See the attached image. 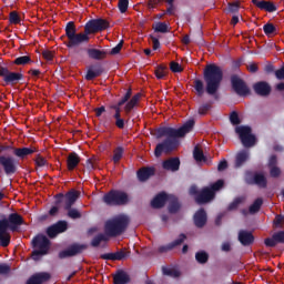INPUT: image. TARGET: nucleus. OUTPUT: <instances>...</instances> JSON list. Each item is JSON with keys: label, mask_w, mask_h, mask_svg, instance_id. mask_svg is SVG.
Masks as SVG:
<instances>
[{"label": "nucleus", "mask_w": 284, "mask_h": 284, "mask_svg": "<svg viewBox=\"0 0 284 284\" xmlns=\"http://www.w3.org/2000/svg\"><path fill=\"white\" fill-rule=\"evenodd\" d=\"M10 245V233H8V229L0 226V246L8 247Z\"/></svg>", "instance_id": "4c0bfd02"}, {"label": "nucleus", "mask_w": 284, "mask_h": 284, "mask_svg": "<svg viewBox=\"0 0 284 284\" xmlns=\"http://www.w3.org/2000/svg\"><path fill=\"white\" fill-rule=\"evenodd\" d=\"M194 90L196 91L197 97L205 94V85L201 80L197 79L194 81Z\"/></svg>", "instance_id": "864d4df0"}, {"label": "nucleus", "mask_w": 284, "mask_h": 284, "mask_svg": "<svg viewBox=\"0 0 284 284\" xmlns=\"http://www.w3.org/2000/svg\"><path fill=\"white\" fill-rule=\"evenodd\" d=\"M85 168L89 170V172L97 170V159H88L85 162Z\"/></svg>", "instance_id": "680f3d73"}, {"label": "nucleus", "mask_w": 284, "mask_h": 284, "mask_svg": "<svg viewBox=\"0 0 284 284\" xmlns=\"http://www.w3.org/2000/svg\"><path fill=\"white\" fill-rule=\"evenodd\" d=\"M103 241H108V236H105V234L100 233L98 235H95L92 241H91V247H99V245H101V243H103Z\"/></svg>", "instance_id": "49530a36"}, {"label": "nucleus", "mask_w": 284, "mask_h": 284, "mask_svg": "<svg viewBox=\"0 0 284 284\" xmlns=\"http://www.w3.org/2000/svg\"><path fill=\"white\" fill-rule=\"evenodd\" d=\"M244 199L243 197H236L233 202H231L229 204V207L227 210L230 212H232V210H237L239 209V205H241V203H243Z\"/></svg>", "instance_id": "052dcab7"}, {"label": "nucleus", "mask_w": 284, "mask_h": 284, "mask_svg": "<svg viewBox=\"0 0 284 284\" xmlns=\"http://www.w3.org/2000/svg\"><path fill=\"white\" fill-rule=\"evenodd\" d=\"M253 6L258 8V10H264L265 12H276V4L272 1L266 0H252Z\"/></svg>", "instance_id": "a878e982"}, {"label": "nucleus", "mask_w": 284, "mask_h": 284, "mask_svg": "<svg viewBox=\"0 0 284 284\" xmlns=\"http://www.w3.org/2000/svg\"><path fill=\"white\" fill-rule=\"evenodd\" d=\"M169 213L170 214H176V212H179V210H181V202H179V197L174 196V195H169Z\"/></svg>", "instance_id": "c9c22d12"}, {"label": "nucleus", "mask_w": 284, "mask_h": 284, "mask_svg": "<svg viewBox=\"0 0 284 284\" xmlns=\"http://www.w3.org/2000/svg\"><path fill=\"white\" fill-rule=\"evenodd\" d=\"M163 170L166 172H179L181 168V160L179 158H170L162 162Z\"/></svg>", "instance_id": "b1692460"}, {"label": "nucleus", "mask_w": 284, "mask_h": 284, "mask_svg": "<svg viewBox=\"0 0 284 284\" xmlns=\"http://www.w3.org/2000/svg\"><path fill=\"white\" fill-rule=\"evenodd\" d=\"M21 225H26V221L23 220V215L17 212L0 220V226L4 227V230H10V232H17Z\"/></svg>", "instance_id": "9d476101"}, {"label": "nucleus", "mask_w": 284, "mask_h": 284, "mask_svg": "<svg viewBox=\"0 0 284 284\" xmlns=\"http://www.w3.org/2000/svg\"><path fill=\"white\" fill-rule=\"evenodd\" d=\"M241 10V2H229L226 11L231 14H239V11Z\"/></svg>", "instance_id": "3c124183"}, {"label": "nucleus", "mask_w": 284, "mask_h": 284, "mask_svg": "<svg viewBox=\"0 0 284 284\" xmlns=\"http://www.w3.org/2000/svg\"><path fill=\"white\" fill-rule=\"evenodd\" d=\"M230 122L232 125H241V118H239V112L232 111L230 114Z\"/></svg>", "instance_id": "bf43d9fd"}, {"label": "nucleus", "mask_w": 284, "mask_h": 284, "mask_svg": "<svg viewBox=\"0 0 284 284\" xmlns=\"http://www.w3.org/2000/svg\"><path fill=\"white\" fill-rule=\"evenodd\" d=\"M9 22L13 26H19V23H21V17H19L17 11H11L9 13Z\"/></svg>", "instance_id": "5fc2aeb1"}, {"label": "nucleus", "mask_w": 284, "mask_h": 284, "mask_svg": "<svg viewBox=\"0 0 284 284\" xmlns=\"http://www.w3.org/2000/svg\"><path fill=\"white\" fill-rule=\"evenodd\" d=\"M275 77L278 81H283L284 80V64L282 65L281 69H277L275 71Z\"/></svg>", "instance_id": "774afa93"}, {"label": "nucleus", "mask_w": 284, "mask_h": 284, "mask_svg": "<svg viewBox=\"0 0 284 284\" xmlns=\"http://www.w3.org/2000/svg\"><path fill=\"white\" fill-rule=\"evenodd\" d=\"M125 152V150L123 149V146H118L114 149L113 151V158L112 161L113 163H119L121 161V159H123V153Z\"/></svg>", "instance_id": "09e8293b"}, {"label": "nucleus", "mask_w": 284, "mask_h": 284, "mask_svg": "<svg viewBox=\"0 0 284 284\" xmlns=\"http://www.w3.org/2000/svg\"><path fill=\"white\" fill-rule=\"evenodd\" d=\"M240 141L244 148H254V145H256V136L252 133L242 138Z\"/></svg>", "instance_id": "ea45409f"}, {"label": "nucleus", "mask_w": 284, "mask_h": 284, "mask_svg": "<svg viewBox=\"0 0 284 284\" xmlns=\"http://www.w3.org/2000/svg\"><path fill=\"white\" fill-rule=\"evenodd\" d=\"M129 6H130V0H119L118 8L121 14H125V12H128Z\"/></svg>", "instance_id": "13d9d810"}, {"label": "nucleus", "mask_w": 284, "mask_h": 284, "mask_svg": "<svg viewBox=\"0 0 284 284\" xmlns=\"http://www.w3.org/2000/svg\"><path fill=\"white\" fill-rule=\"evenodd\" d=\"M194 120L186 121L182 126L179 129L172 128V126H162L156 130V139H163L165 136L166 139L156 144L154 154L159 159L161 154H170V152H174L179 148V139H183L186 134H190L192 130H194L195 125Z\"/></svg>", "instance_id": "f257e3e1"}, {"label": "nucleus", "mask_w": 284, "mask_h": 284, "mask_svg": "<svg viewBox=\"0 0 284 284\" xmlns=\"http://www.w3.org/2000/svg\"><path fill=\"white\" fill-rule=\"evenodd\" d=\"M170 199V195L165 194V192L159 193L155 195V197L151 201V206L154 210H161V207H164L165 203H168V200Z\"/></svg>", "instance_id": "c85d7f7f"}, {"label": "nucleus", "mask_w": 284, "mask_h": 284, "mask_svg": "<svg viewBox=\"0 0 284 284\" xmlns=\"http://www.w3.org/2000/svg\"><path fill=\"white\" fill-rule=\"evenodd\" d=\"M253 90L258 97H270L272 92V87L265 81L256 82L253 85Z\"/></svg>", "instance_id": "393cba45"}, {"label": "nucleus", "mask_w": 284, "mask_h": 284, "mask_svg": "<svg viewBox=\"0 0 284 284\" xmlns=\"http://www.w3.org/2000/svg\"><path fill=\"white\" fill-rule=\"evenodd\" d=\"M239 241L244 247H250L254 243V234L250 231L241 230L239 232Z\"/></svg>", "instance_id": "bb28decb"}, {"label": "nucleus", "mask_w": 284, "mask_h": 284, "mask_svg": "<svg viewBox=\"0 0 284 284\" xmlns=\"http://www.w3.org/2000/svg\"><path fill=\"white\" fill-rule=\"evenodd\" d=\"M193 221L196 227H205V224L207 223V212H205V209H200L194 214Z\"/></svg>", "instance_id": "cd10ccee"}, {"label": "nucleus", "mask_w": 284, "mask_h": 284, "mask_svg": "<svg viewBox=\"0 0 284 284\" xmlns=\"http://www.w3.org/2000/svg\"><path fill=\"white\" fill-rule=\"evenodd\" d=\"M87 53L89 59H93V61H103V59H106L109 54L106 50L100 49H87Z\"/></svg>", "instance_id": "c756f323"}, {"label": "nucleus", "mask_w": 284, "mask_h": 284, "mask_svg": "<svg viewBox=\"0 0 284 284\" xmlns=\"http://www.w3.org/2000/svg\"><path fill=\"white\" fill-rule=\"evenodd\" d=\"M212 109V104L210 103H204L199 108V114L205 115L210 110Z\"/></svg>", "instance_id": "0e129e2a"}, {"label": "nucleus", "mask_w": 284, "mask_h": 284, "mask_svg": "<svg viewBox=\"0 0 284 284\" xmlns=\"http://www.w3.org/2000/svg\"><path fill=\"white\" fill-rule=\"evenodd\" d=\"M130 256V252H126L125 248H121L115 253H104L100 255L102 261H123Z\"/></svg>", "instance_id": "6ab92c4d"}, {"label": "nucleus", "mask_w": 284, "mask_h": 284, "mask_svg": "<svg viewBox=\"0 0 284 284\" xmlns=\"http://www.w3.org/2000/svg\"><path fill=\"white\" fill-rule=\"evenodd\" d=\"M122 48H123V40L119 42L114 48H112L109 54L114 57L115 54H119V52H121Z\"/></svg>", "instance_id": "338daca9"}, {"label": "nucleus", "mask_w": 284, "mask_h": 284, "mask_svg": "<svg viewBox=\"0 0 284 284\" xmlns=\"http://www.w3.org/2000/svg\"><path fill=\"white\" fill-rule=\"evenodd\" d=\"M154 32H160L161 34H165L166 32H170L168 23L165 22H155L152 26Z\"/></svg>", "instance_id": "37998d69"}, {"label": "nucleus", "mask_w": 284, "mask_h": 284, "mask_svg": "<svg viewBox=\"0 0 284 284\" xmlns=\"http://www.w3.org/2000/svg\"><path fill=\"white\" fill-rule=\"evenodd\" d=\"M240 141L244 148H254V145H256V136L252 133L242 138Z\"/></svg>", "instance_id": "58836bf2"}, {"label": "nucleus", "mask_w": 284, "mask_h": 284, "mask_svg": "<svg viewBox=\"0 0 284 284\" xmlns=\"http://www.w3.org/2000/svg\"><path fill=\"white\" fill-rule=\"evenodd\" d=\"M263 206V197H257L253 204L248 207L250 214H256L261 211V207Z\"/></svg>", "instance_id": "79ce46f5"}, {"label": "nucleus", "mask_w": 284, "mask_h": 284, "mask_svg": "<svg viewBox=\"0 0 284 284\" xmlns=\"http://www.w3.org/2000/svg\"><path fill=\"white\" fill-rule=\"evenodd\" d=\"M235 132L239 134L240 140H242L252 134V128L245 125L236 126Z\"/></svg>", "instance_id": "a19ab883"}, {"label": "nucleus", "mask_w": 284, "mask_h": 284, "mask_svg": "<svg viewBox=\"0 0 284 284\" xmlns=\"http://www.w3.org/2000/svg\"><path fill=\"white\" fill-rule=\"evenodd\" d=\"M247 161H250V151H240L235 156V168H243Z\"/></svg>", "instance_id": "72a5a7b5"}, {"label": "nucleus", "mask_w": 284, "mask_h": 284, "mask_svg": "<svg viewBox=\"0 0 284 284\" xmlns=\"http://www.w3.org/2000/svg\"><path fill=\"white\" fill-rule=\"evenodd\" d=\"M63 232H68V222L64 220H60L50 225L45 231L49 239H57V236H59V234H63Z\"/></svg>", "instance_id": "f3484780"}, {"label": "nucleus", "mask_w": 284, "mask_h": 284, "mask_svg": "<svg viewBox=\"0 0 284 284\" xmlns=\"http://www.w3.org/2000/svg\"><path fill=\"white\" fill-rule=\"evenodd\" d=\"M131 99V100H130ZM141 100V93H136L132 97V89H129L125 94L119 100V105H124V112L126 116L139 105ZM126 103V104H125Z\"/></svg>", "instance_id": "f8f14e48"}, {"label": "nucleus", "mask_w": 284, "mask_h": 284, "mask_svg": "<svg viewBox=\"0 0 284 284\" xmlns=\"http://www.w3.org/2000/svg\"><path fill=\"white\" fill-rule=\"evenodd\" d=\"M65 205V194L58 193L54 195V205L49 210V216H57L59 214V210L63 209Z\"/></svg>", "instance_id": "4be33fe9"}, {"label": "nucleus", "mask_w": 284, "mask_h": 284, "mask_svg": "<svg viewBox=\"0 0 284 284\" xmlns=\"http://www.w3.org/2000/svg\"><path fill=\"white\" fill-rule=\"evenodd\" d=\"M276 233H274L272 235V237H266L264 240V244L266 247H276V245H278V240H276Z\"/></svg>", "instance_id": "6e6d98bb"}, {"label": "nucleus", "mask_w": 284, "mask_h": 284, "mask_svg": "<svg viewBox=\"0 0 284 284\" xmlns=\"http://www.w3.org/2000/svg\"><path fill=\"white\" fill-rule=\"evenodd\" d=\"M81 196V192L74 189H71L69 192L65 193V202L62 205L63 210L67 212V216L77 221V219H81V211L79 209L72 207L79 197Z\"/></svg>", "instance_id": "39448f33"}, {"label": "nucleus", "mask_w": 284, "mask_h": 284, "mask_svg": "<svg viewBox=\"0 0 284 284\" xmlns=\"http://www.w3.org/2000/svg\"><path fill=\"white\" fill-rule=\"evenodd\" d=\"M170 70L175 73L183 72V68L181 67V64H179V62L175 61H172L170 63Z\"/></svg>", "instance_id": "69168bd1"}, {"label": "nucleus", "mask_w": 284, "mask_h": 284, "mask_svg": "<svg viewBox=\"0 0 284 284\" xmlns=\"http://www.w3.org/2000/svg\"><path fill=\"white\" fill-rule=\"evenodd\" d=\"M244 181L247 185H257L258 187H267V178L263 173H253L252 171H246Z\"/></svg>", "instance_id": "dca6fc26"}, {"label": "nucleus", "mask_w": 284, "mask_h": 284, "mask_svg": "<svg viewBox=\"0 0 284 284\" xmlns=\"http://www.w3.org/2000/svg\"><path fill=\"white\" fill-rule=\"evenodd\" d=\"M0 168H2L7 176H12L19 170V160L12 155H0Z\"/></svg>", "instance_id": "ddd939ff"}, {"label": "nucleus", "mask_w": 284, "mask_h": 284, "mask_svg": "<svg viewBox=\"0 0 284 284\" xmlns=\"http://www.w3.org/2000/svg\"><path fill=\"white\" fill-rule=\"evenodd\" d=\"M270 175L272 176V179H278V176H281V169L278 166H271Z\"/></svg>", "instance_id": "e2e57ef3"}, {"label": "nucleus", "mask_w": 284, "mask_h": 284, "mask_svg": "<svg viewBox=\"0 0 284 284\" xmlns=\"http://www.w3.org/2000/svg\"><path fill=\"white\" fill-rule=\"evenodd\" d=\"M88 250V244L73 243L69 245L65 250L60 251L58 256L59 258H72V256H79V254H83Z\"/></svg>", "instance_id": "2eb2a0df"}, {"label": "nucleus", "mask_w": 284, "mask_h": 284, "mask_svg": "<svg viewBox=\"0 0 284 284\" xmlns=\"http://www.w3.org/2000/svg\"><path fill=\"white\" fill-rule=\"evenodd\" d=\"M65 36H62L61 39H68L64 41V45L67 48H77V45H81V43H90V37L83 33H77V24L74 21H69L65 26Z\"/></svg>", "instance_id": "20e7f679"}, {"label": "nucleus", "mask_w": 284, "mask_h": 284, "mask_svg": "<svg viewBox=\"0 0 284 284\" xmlns=\"http://www.w3.org/2000/svg\"><path fill=\"white\" fill-rule=\"evenodd\" d=\"M193 159H195L197 163L205 161V154L199 146H195L193 150Z\"/></svg>", "instance_id": "603ef678"}, {"label": "nucleus", "mask_w": 284, "mask_h": 284, "mask_svg": "<svg viewBox=\"0 0 284 284\" xmlns=\"http://www.w3.org/2000/svg\"><path fill=\"white\" fill-rule=\"evenodd\" d=\"M204 82L206 83L205 92L219 101V90L223 81V69L216 64H207L203 72Z\"/></svg>", "instance_id": "f03ea898"}, {"label": "nucleus", "mask_w": 284, "mask_h": 284, "mask_svg": "<svg viewBox=\"0 0 284 284\" xmlns=\"http://www.w3.org/2000/svg\"><path fill=\"white\" fill-rule=\"evenodd\" d=\"M103 72H105V69H103L101 63L92 64L89 67L84 79L87 81H94V79H97V77H101Z\"/></svg>", "instance_id": "a211bd4d"}, {"label": "nucleus", "mask_w": 284, "mask_h": 284, "mask_svg": "<svg viewBox=\"0 0 284 284\" xmlns=\"http://www.w3.org/2000/svg\"><path fill=\"white\" fill-rule=\"evenodd\" d=\"M30 63H32V58H30V55H21L13 61L14 65H28Z\"/></svg>", "instance_id": "a18cd8bd"}, {"label": "nucleus", "mask_w": 284, "mask_h": 284, "mask_svg": "<svg viewBox=\"0 0 284 284\" xmlns=\"http://www.w3.org/2000/svg\"><path fill=\"white\" fill-rule=\"evenodd\" d=\"M154 74L156 79L161 80L164 77H168V67L160 64L155 68Z\"/></svg>", "instance_id": "de8ad7c7"}, {"label": "nucleus", "mask_w": 284, "mask_h": 284, "mask_svg": "<svg viewBox=\"0 0 284 284\" xmlns=\"http://www.w3.org/2000/svg\"><path fill=\"white\" fill-rule=\"evenodd\" d=\"M32 252L33 261H39L41 256H45L50 252V240L45 235H37L32 240Z\"/></svg>", "instance_id": "0eeeda50"}, {"label": "nucleus", "mask_w": 284, "mask_h": 284, "mask_svg": "<svg viewBox=\"0 0 284 284\" xmlns=\"http://www.w3.org/2000/svg\"><path fill=\"white\" fill-rule=\"evenodd\" d=\"M130 283V274L123 270L116 271L113 275V284H128Z\"/></svg>", "instance_id": "473e14b6"}, {"label": "nucleus", "mask_w": 284, "mask_h": 284, "mask_svg": "<svg viewBox=\"0 0 284 284\" xmlns=\"http://www.w3.org/2000/svg\"><path fill=\"white\" fill-rule=\"evenodd\" d=\"M264 34L266 37H272L274 34H278L276 27L273 23H266L263 26Z\"/></svg>", "instance_id": "8fccbe9b"}, {"label": "nucleus", "mask_w": 284, "mask_h": 284, "mask_svg": "<svg viewBox=\"0 0 284 284\" xmlns=\"http://www.w3.org/2000/svg\"><path fill=\"white\" fill-rule=\"evenodd\" d=\"M195 260L201 265H205V263H207V261H210V254H207V252H205V251H200V252L195 253Z\"/></svg>", "instance_id": "c03bdc74"}, {"label": "nucleus", "mask_w": 284, "mask_h": 284, "mask_svg": "<svg viewBox=\"0 0 284 284\" xmlns=\"http://www.w3.org/2000/svg\"><path fill=\"white\" fill-rule=\"evenodd\" d=\"M163 276H170L171 278H179L181 276V271L176 267L162 266Z\"/></svg>", "instance_id": "e433bc0d"}, {"label": "nucleus", "mask_w": 284, "mask_h": 284, "mask_svg": "<svg viewBox=\"0 0 284 284\" xmlns=\"http://www.w3.org/2000/svg\"><path fill=\"white\" fill-rule=\"evenodd\" d=\"M231 88L239 97H247L250 94V87L245 80L241 78L239 74H232L230 78Z\"/></svg>", "instance_id": "4468645a"}, {"label": "nucleus", "mask_w": 284, "mask_h": 284, "mask_svg": "<svg viewBox=\"0 0 284 284\" xmlns=\"http://www.w3.org/2000/svg\"><path fill=\"white\" fill-rule=\"evenodd\" d=\"M155 170L152 166L142 168L138 171V179L142 183L148 181L150 176H154Z\"/></svg>", "instance_id": "f704fd0d"}, {"label": "nucleus", "mask_w": 284, "mask_h": 284, "mask_svg": "<svg viewBox=\"0 0 284 284\" xmlns=\"http://www.w3.org/2000/svg\"><path fill=\"white\" fill-rule=\"evenodd\" d=\"M0 79H2L4 85L14 88V85H19L23 81L24 77L21 72L10 71V68L0 65Z\"/></svg>", "instance_id": "1a4fd4ad"}, {"label": "nucleus", "mask_w": 284, "mask_h": 284, "mask_svg": "<svg viewBox=\"0 0 284 284\" xmlns=\"http://www.w3.org/2000/svg\"><path fill=\"white\" fill-rule=\"evenodd\" d=\"M185 239H187V236L182 233V234H180L178 240H174L173 242H171L166 245L159 246V248H158L159 254H165L168 252H172V250H174V247H179V245H182V243L185 242Z\"/></svg>", "instance_id": "aec40b11"}, {"label": "nucleus", "mask_w": 284, "mask_h": 284, "mask_svg": "<svg viewBox=\"0 0 284 284\" xmlns=\"http://www.w3.org/2000/svg\"><path fill=\"white\" fill-rule=\"evenodd\" d=\"M81 163V158L77 152H71L67 158V168L72 172Z\"/></svg>", "instance_id": "2f4dec72"}, {"label": "nucleus", "mask_w": 284, "mask_h": 284, "mask_svg": "<svg viewBox=\"0 0 284 284\" xmlns=\"http://www.w3.org/2000/svg\"><path fill=\"white\" fill-rule=\"evenodd\" d=\"M223 185H225V182L223 180H217L215 183L211 184V186L203 187L197 196H195L197 205H205V203L214 201L216 192L222 190Z\"/></svg>", "instance_id": "423d86ee"}, {"label": "nucleus", "mask_w": 284, "mask_h": 284, "mask_svg": "<svg viewBox=\"0 0 284 284\" xmlns=\"http://www.w3.org/2000/svg\"><path fill=\"white\" fill-rule=\"evenodd\" d=\"M39 152V148L37 146H23V148H17L13 149V154L17 156V159H20L23 161L24 159H28V156Z\"/></svg>", "instance_id": "412c9836"}, {"label": "nucleus", "mask_w": 284, "mask_h": 284, "mask_svg": "<svg viewBox=\"0 0 284 284\" xmlns=\"http://www.w3.org/2000/svg\"><path fill=\"white\" fill-rule=\"evenodd\" d=\"M110 28V22L105 19L98 18L89 20L84 26V34L90 37V34H97L103 32Z\"/></svg>", "instance_id": "9b49d317"}, {"label": "nucleus", "mask_w": 284, "mask_h": 284, "mask_svg": "<svg viewBox=\"0 0 284 284\" xmlns=\"http://www.w3.org/2000/svg\"><path fill=\"white\" fill-rule=\"evenodd\" d=\"M102 201L105 205L114 207L116 205H128L130 199L128 197V193L123 191L111 190L103 195Z\"/></svg>", "instance_id": "6e6552de"}, {"label": "nucleus", "mask_w": 284, "mask_h": 284, "mask_svg": "<svg viewBox=\"0 0 284 284\" xmlns=\"http://www.w3.org/2000/svg\"><path fill=\"white\" fill-rule=\"evenodd\" d=\"M34 164L37 168H45V165H48V160L41 154H37L34 159Z\"/></svg>", "instance_id": "4d7b16f0"}, {"label": "nucleus", "mask_w": 284, "mask_h": 284, "mask_svg": "<svg viewBox=\"0 0 284 284\" xmlns=\"http://www.w3.org/2000/svg\"><path fill=\"white\" fill-rule=\"evenodd\" d=\"M130 225V217L128 215H118L104 224V232L106 236L116 237L121 236Z\"/></svg>", "instance_id": "7ed1b4c3"}, {"label": "nucleus", "mask_w": 284, "mask_h": 284, "mask_svg": "<svg viewBox=\"0 0 284 284\" xmlns=\"http://www.w3.org/2000/svg\"><path fill=\"white\" fill-rule=\"evenodd\" d=\"M50 278H52V275L50 273L40 272L29 277L26 284H43V283H48Z\"/></svg>", "instance_id": "5701e85b"}, {"label": "nucleus", "mask_w": 284, "mask_h": 284, "mask_svg": "<svg viewBox=\"0 0 284 284\" xmlns=\"http://www.w3.org/2000/svg\"><path fill=\"white\" fill-rule=\"evenodd\" d=\"M163 1H166L169 8L166 9V14H174V0H149L148 7L150 10H154L156 6H161Z\"/></svg>", "instance_id": "7c9ffc66"}]
</instances>
